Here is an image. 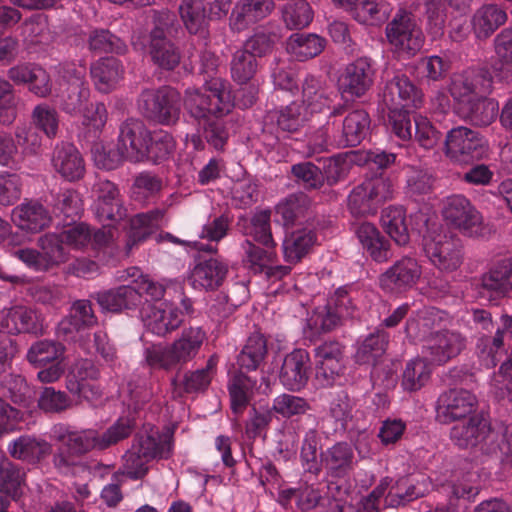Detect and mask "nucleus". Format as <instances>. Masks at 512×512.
<instances>
[{"instance_id":"35","label":"nucleus","mask_w":512,"mask_h":512,"mask_svg":"<svg viewBox=\"0 0 512 512\" xmlns=\"http://www.w3.org/2000/svg\"><path fill=\"white\" fill-rule=\"evenodd\" d=\"M507 20L506 12L497 4H485L472 17V28L478 39H487Z\"/></svg>"},{"instance_id":"57","label":"nucleus","mask_w":512,"mask_h":512,"mask_svg":"<svg viewBox=\"0 0 512 512\" xmlns=\"http://www.w3.org/2000/svg\"><path fill=\"white\" fill-rule=\"evenodd\" d=\"M82 78L81 71H76L75 80L68 84L66 95H62L61 107L66 113H80L86 105L89 89Z\"/></svg>"},{"instance_id":"47","label":"nucleus","mask_w":512,"mask_h":512,"mask_svg":"<svg viewBox=\"0 0 512 512\" xmlns=\"http://www.w3.org/2000/svg\"><path fill=\"white\" fill-rule=\"evenodd\" d=\"M70 455L81 456L92 449L100 450L99 433L88 429L82 431H65L59 436Z\"/></svg>"},{"instance_id":"21","label":"nucleus","mask_w":512,"mask_h":512,"mask_svg":"<svg viewBox=\"0 0 512 512\" xmlns=\"http://www.w3.org/2000/svg\"><path fill=\"white\" fill-rule=\"evenodd\" d=\"M321 470L332 478H344L350 474L356 463L352 446L337 442L319 454Z\"/></svg>"},{"instance_id":"17","label":"nucleus","mask_w":512,"mask_h":512,"mask_svg":"<svg viewBox=\"0 0 512 512\" xmlns=\"http://www.w3.org/2000/svg\"><path fill=\"white\" fill-rule=\"evenodd\" d=\"M382 101L388 110L410 109L420 105L422 94L409 78L395 76L385 84Z\"/></svg>"},{"instance_id":"40","label":"nucleus","mask_w":512,"mask_h":512,"mask_svg":"<svg viewBox=\"0 0 512 512\" xmlns=\"http://www.w3.org/2000/svg\"><path fill=\"white\" fill-rule=\"evenodd\" d=\"M91 76L97 89L108 92L123 77L124 69L114 57L101 58L91 66Z\"/></svg>"},{"instance_id":"8","label":"nucleus","mask_w":512,"mask_h":512,"mask_svg":"<svg viewBox=\"0 0 512 512\" xmlns=\"http://www.w3.org/2000/svg\"><path fill=\"white\" fill-rule=\"evenodd\" d=\"M444 145L446 156L460 164L478 161L487 153V143L481 134L465 126L450 129Z\"/></svg>"},{"instance_id":"2","label":"nucleus","mask_w":512,"mask_h":512,"mask_svg":"<svg viewBox=\"0 0 512 512\" xmlns=\"http://www.w3.org/2000/svg\"><path fill=\"white\" fill-rule=\"evenodd\" d=\"M184 104L196 123L224 117L234 108L231 93L221 78L205 79L201 88H188L185 91Z\"/></svg>"},{"instance_id":"62","label":"nucleus","mask_w":512,"mask_h":512,"mask_svg":"<svg viewBox=\"0 0 512 512\" xmlns=\"http://www.w3.org/2000/svg\"><path fill=\"white\" fill-rule=\"evenodd\" d=\"M320 441L321 438L316 429L308 430L304 435L300 452L305 470L314 475H319L321 472L320 459H318Z\"/></svg>"},{"instance_id":"32","label":"nucleus","mask_w":512,"mask_h":512,"mask_svg":"<svg viewBox=\"0 0 512 512\" xmlns=\"http://www.w3.org/2000/svg\"><path fill=\"white\" fill-rule=\"evenodd\" d=\"M371 130V119L364 109L349 112L342 123V133L338 146L355 147L365 140Z\"/></svg>"},{"instance_id":"13","label":"nucleus","mask_w":512,"mask_h":512,"mask_svg":"<svg viewBox=\"0 0 512 512\" xmlns=\"http://www.w3.org/2000/svg\"><path fill=\"white\" fill-rule=\"evenodd\" d=\"M443 217L447 223L471 236L482 223L480 213L463 195H452L445 199Z\"/></svg>"},{"instance_id":"30","label":"nucleus","mask_w":512,"mask_h":512,"mask_svg":"<svg viewBox=\"0 0 512 512\" xmlns=\"http://www.w3.org/2000/svg\"><path fill=\"white\" fill-rule=\"evenodd\" d=\"M9 455L30 465H37L51 453V445L44 439L22 435L8 444Z\"/></svg>"},{"instance_id":"33","label":"nucleus","mask_w":512,"mask_h":512,"mask_svg":"<svg viewBox=\"0 0 512 512\" xmlns=\"http://www.w3.org/2000/svg\"><path fill=\"white\" fill-rule=\"evenodd\" d=\"M216 362L211 357L204 368L195 371H187L182 376L179 373L171 379L173 393L178 397L188 393H198L205 391L212 379Z\"/></svg>"},{"instance_id":"55","label":"nucleus","mask_w":512,"mask_h":512,"mask_svg":"<svg viewBox=\"0 0 512 512\" xmlns=\"http://www.w3.org/2000/svg\"><path fill=\"white\" fill-rule=\"evenodd\" d=\"M230 70L234 81L247 84L258 70L257 58L241 47L232 54Z\"/></svg>"},{"instance_id":"4","label":"nucleus","mask_w":512,"mask_h":512,"mask_svg":"<svg viewBox=\"0 0 512 512\" xmlns=\"http://www.w3.org/2000/svg\"><path fill=\"white\" fill-rule=\"evenodd\" d=\"M138 109L149 120L173 126L180 119V93L170 86L144 89L138 97Z\"/></svg>"},{"instance_id":"19","label":"nucleus","mask_w":512,"mask_h":512,"mask_svg":"<svg viewBox=\"0 0 512 512\" xmlns=\"http://www.w3.org/2000/svg\"><path fill=\"white\" fill-rule=\"evenodd\" d=\"M490 433L489 420L482 414H473L451 428L450 438L460 448H472L486 441Z\"/></svg>"},{"instance_id":"48","label":"nucleus","mask_w":512,"mask_h":512,"mask_svg":"<svg viewBox=\"0 0 512 512\" xmlns=\"http://www.w3.org/2000/svg\"><path fill=\"white\" fill-rule=\"evenodd\" d=\"M351 11L353 17L358 22L377 25L385 22L389 18L391 7L382 0H357Z\"/></svg>"},{"instance_id":"64","label":"nucleus","mask_w":512,"mask_h":512,"mask_svg":"<svg viewBox=\"0 0 512 512\" xmlns=\"http://www.w3.org/2000/svg\"><path fill=\"white\" fill-rule=\"evenodd\" d=\"M136 426L135 419L129 416L120 417L104 433L99 434L100 450H105L128 438Z\"/></svg>"},{"instance_id":"51","label":"nucleus","mask_w":512,"mask_h":512,"mask_svg":"<svg viewBox=\"0 0 512 512\" xmlns=\"http://www.w3.org/2000/svg\"><path fill=\"white\" fill-rule=\"evenodd\" d=\"M267 354V342L262 334L254 333L244 345L237 357L241 369L256 370Z\"/></svg>"},{"instance_id":"54","label":"nucleus","mask_w":512,"mask_h":512,"mask_svg":"<svg viewBox=\"0 0 512 512\" xmlns=\"http://www.w3.org/2000/svg\"><path fill=\"white\" fill-rule=\"evenodd\" d=\"M311 207V199L304 192L288 195L276 207L277 213L282 216L285 225L293 224L304 217Z\"/></svg>"},{"instance_id":"14","label":"nucleus","mask_w":512,"mask_h":512,"mask_svg":"<svg viewBox=\"0 0 512 512\" xmlns=\"http://www.w3.org/2000/svg\"><path fill=\"white\" fill-rule=\"evenodd\" d=\"M466 338L457 331L432 332L425 340L423 353L431 362L444 364L456 357L465 348Z\"/></svg>"},{"instance_id":"26","label":"nucleus","mask_w":512,"mask_h":512,"mask_svg":"<svg viewBox=\"0 0 512 512\" xmlns=\"http://www.w3.org/2000/svg\"><path fill=\"white\" fill-rule=\"evenodd\" d=\"M512 339V315L502 314L494 336H483L477 343L480 357L486 366L495 367L501 360L504 350V337Z\"/></svg>"},{"instance_id":"12","label":"nucleus","mask_w":512,"mask_h":512,"mask_svg":"<svg viewBox=\"0 0 512 512\" xmlns=\"http://www.w3.org/2000/svg\"><path fill=\"white\" fill-rule=\"evenodd\" d=\"M477 399L465 389H450L443 392L437 401L436 419L441 424H449L467 418L475 410Z\"/></svg>"},{"instance_id":"36","label":"nucleus","mask_w":512,"mask_h":512,"mask_svg":"<svg viewBox=\"0 0 512 512\" xmlns=\"http://www.w3.org/2000/svg\"><path fill=\"white\" fill-rule=\"evenodd\" d=\"M97 323L91 301L81 299L72 304L70 314L60 322L59 330L67 335L89 329Z\"/></svg>"},{"instance_id":"16","label":"nucleus","mask_w":512,"mask_h":512,"mask_svg":"<svg viewBox=\"0 0 512 512\" xmlns=\"http://www.w3.org/2000/svg\"><path fill=\"white\" fill-rule=\"evenodd\" d=\"M150 131L143 121L135 118L125 120L119 127L117 145L126 156V160L137 163L144 161V151L149 143Z\"/></svg>"},{"instance_id":"31","label":"nucleus","mask_w":512,"mask_h":512,"mask_svg":"<svg viewBox=\"0 0 512 512\" xmlns=\"http://www.w3.org/2000/svg\"><path fill=\"white\" fill-rule=\"evenodd\" d=\"M104 312L120 313L135 309L140 304V295L134 286L122 285L100 291L92 296Z\"/></svg>"},{"instance_id":"1","label":"nucleus","mask_w":512,"mask_h":512,"mask_svg":"<svg viewBox=\"0 0 512 512\" xmlns=\"http://www.w3.org/2000/svg\"><path fill=\"white\" fill-rule=\"evenodd\" d=\"M152 23L153 27L144 37L143 46H147L155 65L164 70H173L181 60L180 50L173 42L179 29L176 15L168 10L155 11Z\"/></svg>"},{"instance_id":"5","label":"nucleus","mask_w":512,"mask_h":512,"mask_svg":"<svg viewBox=\"0 0 512 512\" xmlns=\"http://www.w3.org/2000/svg\"><path fill=\"white\" fill-rule=\"evenodd\" d=\"M385 35L388 43L398 55L411 58L421 51L424 34L418 26L415 16L406 9H399L386 25Z\"/></svg>"},{"instance_id":"18","label":"nucleus","mask_w":512,"mask_h":512,"mask_svg":"<svg viewBox=\"0 0 512 512\" xmlns=\"http://www.w3.org/2000/svg\"><path fill=\"white\" fill-rule=\"evenodd\" d=\"M43 323L33 309L26 306H14L0 313V331L7 334L43 333Z\"/></svg>"},{"instance_id":"53","label":"nucleus","mask_w":512,"mask_h":512,"mask_svg":"<svg viewBox=\"0 0 512 512\" xmlns=\"http://www.w3.org/2000/svg\"><path fill=\"white\" fill-rule=\"evenodd\" d=\"M64 243L62 236L55 233H47L38 239L42 262L45 264L46 270L67 261L68 252Z\"/></svg>"},{"instance_id":"3","label":"nucleus","mask_w":512,"mask_h":512,"mask_svg":"<svg viewBox=\"0 0 512 512\" xmlns=\"http://www.w3.org/2000/svg\"><path fill=\"white\" fill-rule=\"evenodd\" d=\"M205 338L206 334L200 327L186 328L173 343L146 348L145 363L151 369L165 371L181 369L183 365L196 357Z\"/></svg>"},{"instance_id":"42","label":"nucleus","mask_w":512,"mask_h":512,"mask_svg":"<svg viewBox=\"0 0 512 512\" xmlns=\"http://www.w3.org/2000/svg\"><path fill=\"white\" fill-rule=\"evenodd\" d=\"M326 46V39L313 33H294L287 41V50L299 61L318 56Z\"/></svg>"},{"instance_id":"7","label":"nucleus","mask_w":512,"mask_h":512,"mask_svg":"<svg viewBox=\"0 0 512 512\" xmlns=\"http://www.w3.org/2000/svg\"><path fill=\"white\" fill-rule=\"evenodd\" d=\"M422 246L425 255L439 272L452 273L463 262V245L454 236L428 230L423 235Z\"/></svg>"},{"instance_id":"15","label":"nucleus","mask_w":512,"mask_h":512,"mask_svg":"<svg viewBox=\"0 0 512 512\" xmlns=\"http://www.w3.org/2000/svg\"><path fill=\"white\" fill-rule=\"evenodd\" d=\"M95 214L101 222H119L126 217L119 190L109 180H100L93 186Z\"/></svg>"},{"instance_id":"60","label":"nucleus","mask_w":512,"mask_h":512,"mask_svg":"<svg viewBox=\"0 0 512 512\" xmlns=\"http://www.w3.org/2000/svg\"><path fill=\"white\" fill-rule=\"evenodd\" d=\"M249 298V289L244 281L234 282L227 290L226 294L223 295V300L226 301V306L223 310H220L219 301L217 304H213L210 307V313L219 318H226L233 313V311L244 304Z\"/></svg>"},{"instance_id":"43","label":"nucleus","mask_w":512,"mask_h":512,"mask_svg":"<svg viewBox=\"0 0 512 512\" xmlns=\"http://www.w3.org/2000/svg\"><path fill=\"white\" fill-rule=\"evenodd\" d=\"M3 396L15 405L28 408L33 403L36 392L26 379L18 374H7L1 381Z\"/></svg>"},{"instance_id":"50","label":"nucleus","mask_w":512,"mask_h":512,"mask_svg":"<svg viewBox=\"0 0 512 512\" xmlns=\"http://www.w3.org/2000/svg\"><path fill=\"white\" fill-rule=\"evenodd\" d=\"M64 351V345L58 341L39 340L30 346L27 352V360L35 367H44L50 362L61 360Z\"/></svg>"},{"instance_id":"44","label":"nucleus","mask_w":512,"mask_h":512,"mask_svg":"<svg viewBox=\"0 0 512 512\" xmlns=\"http://www.w3.org/2000/svg\"><path fill=\"white\" fill-rule=\"evenodd\" d=\"M256 381L243 372H237L229 381L228 390L231 399V409L234 414L240 415L250 404Z\"/></svg>"},{"instance_id":"46","label":"nucleus","mask_w":512,"mask_h":512,"mask_svg":"<svg viewBox=\"0 0 512 512\" xmlns=\"http://www.w3.org/2000/svg\"><path fill=\"white\" fill-rule=\"evenodd\" d=\"M24 484V470L6 457L0 458V492L17 500L22 495Z\"/></svg>"},{"instance_id":"11","label":"nucleus","mask_w":512,"mask_h":512,"mask_svg":"<svg viewBox=\"0 0 512 512\" xmlns=\"http://www.w3.org/2000/svg\"><path fill=\"white\" fill-rule=\"evenodd\" d=\"M375 72L370 59L361 57L349 63L338 79L343 96L351 99L363 97L373 86Z\"/></svg>"},{"instance_id":"29","label":"nucleus","mask_w":512,"mask_h":512,"mask_svg":"<svg viewBox=\"0 0 512 512\" xmlns=\"http://www.w3.org/2000/svg\"><path fill=\"white\" fill-rule=\"evenodd\" d=\"M228 273V265L218 258L200 259L191 271L190 279L195 288L213 291L219 288Z\"/></svg>"},{"instance_id":"37","label":"nucleus","mask_w":512,"mask_h":512,"mask_svg":"<svg viewBox=\"0 0 512 512\" xmlns=\"http://www.w3.org/2000/svg\"><path fill=\"white\" fill-rule=\"evenodd\" d=\"M182 21L190 34L207 38L209 17L204 0H184L179 7Z\"/></svg>"},{"instance_id":"59","label":"nucleus","mask_w":512,"mask_h":512,"mask_svg":"<svg viewBox=\"0 0 512 512\" xmlns=\"http://www.w3.org/2000/svg\"><path fill=\"white\" fill-rule=\"evenodd\" d=\"M88 47L89 50L95 53H116L123 55L127 51L125 42L106 29H96L90 32Z\"/></svg>"},{"instance_id":"23","label":"nucleus","mask_w":512,"mask_h":512,"mask_svg":"<svg viewBox=\"0 0 512 512\" xmlns=\"http://www.w3.org/2000/svg\"><path fill=\"white\" fill-rule=\"evenodd\" d=\"M51 163L54 170L65 180L74 182L85 174V162L78 149L71 143L62 142L53 150Z\"/></svg>"},{"instance_id":"38","label":"nucleus","mask_w":512,"mask_h":512,"mask_svg":"<svg viewBox=\"0 0 512 512\" xmlns=\"http://www.w3.org/2000/svg\"><path fill=\"white\" fill-rule=\"evenodd\" d=\"M164 216V210L154 209L146 213H139L130 218V231L127 245L129 248L138 242L146 240L160 227V221Z\"/></svg>"},{"instance_id":"39","label":"nucleus","mask_w":512,"mask_h":512,"mask_svg":"<svg viewBox=\"0 0 512 512\" xmlns=\"http://www.w3.org/2000/svg\"><path fill=\"white\" fill-rule=\"evenodd\" d=\"M354 406L353 399L346 391L341 390L334 395L329 404L327 421L331 422L335 433H343L347 430L354 417Z\"/></svg>"},{"instance_id":"52","label":"nucleus","mask_w":512,"mask_h":512,"mask_svg":"<svg viewBox=\"0 0 512 512\" xmlns=\"http://www.w3.org/2000/svg\"><path fill=\"white\" fill-rule=\"evenodd\" d=\"M389 336L384 331H376L367 336L357 349L355 359L362 365H375L386 351Z\"/></svg>"},{"instance_id":"22","label":"nucleus","mask_w":512,"mask_h":512,"mask_svg":"<svg viewBox=\"0 0 512 512\" xmlns=\"http://www.w3.org/2000/svg\"><path fill=\"white\" fill-rule=\"evenodd\" d=\"M482 289L495 299L505 298L512 294V258L495 261L482 274Z\"/></svg>"},{"instance_id":"27","label":"nucleus","mask_w":512,"mask_h":512,"mask_svg":"<svg viewBox=\"0 0 512 512\" xmlns=\"http://www.w3.org/2000/svg\"><path fill=\"white\" fill-rule=\"evenodd\" d=\"M355 234L364 250L377 263H385L393 258L390 241L369 222H362L356 225Z\"/></svg>"},{"instance_id":"49","label":"nucleus","mask_w":512,"mask_h":512,"mask_svg":"<svg viewBox=\"0 0 512 512\" xmlns=\"http://www.w3.org/2000/svg\"><path fill=\"white\" fill-rule=\"evenodd\" d=\"M465 106V118L479 127L489 126L499 114L498 103L486 96L477 97Z\"/></svg>"},{"instance_id":"10","label":"nucleus","mask_w":512,"mask_h":512,"mask_svg":"<svg viewBox=\"0 0 512 512\" xmlns=\"http://www.w3.org/2000/svg\"><path fill=\"white\" fill-rule=\"evenodd\" d=\"M422 275L416 258L403 256L378 277V285L386 294L399 295L413 288Z\"/></svg>"},{"instance_id":"45","label":"nucleus","mask_w":512,"mask_h":512,"mask_svg":"<svg viewBox=\"0 0 512 512\" xmlns=\"http://www.w3.org/2000/svg\"><path fill=\"white\" fill-rule=\"evenodd\" d=\"M316 242V234L310 229H299L286 236L283 242L284 258L289 263L299 262Z\"/></svg>"},{"instance_id":"20","label":"nucleus","mask_w":512,"mask_h":512,"mask_svg":"<svg viewBox=\"0 0 512 512\" xmlns=\"http://www.w3.org/2000/svg\"><path fill=\"white\" fill-rule=\"evenodd\" d=\"M310 358L304 349H295L283 360L279 379L291 391H300L306 386L310 374Z\"/></svg>"},{"instance_id":"25","label":"nucleus","mask_w":512,"mask_h":512,"mask_svg":"<svg viewBox=\"0 0 512 512\" xmlns=\"http://www.w3.org/2000/svg\"><path fill=\"white\" fill-rule=\"evenodd\" d=\"M430 488L431 480L429 477L400 478L385 495V505L387 507L405 506L411 501L424 497L429 493Z\"/></svg>"},{"instance_id":"6","label":"nucleus","mask_w":512,"mask_h":512,"mask_svg":"<svg viewBox=\"0 0 512 512\" xmlns=\"http://www.w3.org/2000/svg\"><path fill=\"white\" fill-rule=\"evenodd\" d=\"M394 188L390 178L382 174L365 179L348 196V209L354 216L376 213L378 207L391 200Z\"/></svg>"},{"instance_id":"61","label":"nucleus","mask_w":512,"mask_h":512,"mask_svg":"<svg viewBox=\"0 0 512 512\" xmlns=\"http://www.w3.org/2000/svg\"><path fill=\"white\" fill-rule=\"evenodd\" d=\"M175 148L173 137L163 131L150 133L149 143L146 144L144 160L160 163L172 154Z\"/></svg>"},{"instance_id":"9","label":"nucleus","mask_w":512,"mask_h":512,"mask_svg":"<svg viewBox=\"0 0 512 512\" xmlns=\"http://www.w3.org/2000/svg\"><path fill=\"white\" fill-rule=\"evenodd\" d=\"M493 76L486 67H472L454 74L449 84V93L459 105H465L477 97L492 92Z\"/></svg>"},{"instance_id":"28","label":"nucleus","mask_w":512,"mask_h":512,"mask_svg":"<svg viewBox=\"0 0 512 512\" xmlns=\"http://www.w3.org/2000/svg\"><path fill=\"white\" fill-rule=\"evenodd\" d=\"M12 221L21 230L38 233L50 225L52 217L42 203L30 200L13 209Z\"/></svg>"},{"instance_id":"58","label":"nucleus","mask_w":512,"mask_h":512,"mask_svg":"<svg viewBox=\"0 0 512 512\" xmlns=\"http://www.w3.org/2000/svg\"><path fill=\"white\" fill-rule=\"evenodd\" d=\"M405 220L404 211L396 207L387 209L381 217L382 226L395 243L400 246L408 244L410 239Z\"/></svg>"},{"instance_id":"56","label":"nucleus","mask_w":512,"mask_h":512,"mask_svg":"<svg viewBox=\"0 0 512 512\" xmlns=\"http://www.w3.org/2000/svg\"><path fill=\"white\" fill-rule=\"evenodd\" d=\"M303 103L311 112H321L331 102L330 93L321 80L314 76L307 77L302 85Z\"/></svg>"},{"instance_id":"41","label":"nucleus","mask_w":512,"mask_h":512,"mask_svg":"<svg viewBox=\"0 0 512 512\" xmlns=\"http://www.w3.org/2000/svg\"><path fill=\"white\" fill-rule=\"evenodd\" d=\"M132 447L137 450V453L150 460L168 457L171 449L170 442L163 438L157 430L153 429L149 432L141 431L137 433Z\"/></svg>"},{"instance_id":"24","label":"nucleus","mask_w":512,"mask_h":512,"mask_svg":"<svg viewBox=\"0 0 512 512\" xmlns=\"http://www.w3.org/2000/svg\"><path fill=\"white\" fill-rule=\"evenodd\" d=\"M142 319L150 332L158 336H166L181 326L183 314L178 308L167 304L148 305L142 312Z\"/></svg>"},{"instance_id":"34","label":"nucleus","mask_w":512,"mask_h":512,"mask_svg":"<svg viewBox=\"0 0 512 512\" xmlns=\"http://www.w3.org/2000/svg\"><path fill=\"white\" fill-rule=\"evenodd\" d=\"M274 7L272 0H242L232 11L231 25L233 29L241 31L267 17Z\"/></svg>"},{"instance_id":"63","label":"nucleus","mask_w":512,"mask_h":512,"mask_svg":"<svg viewBox=\"0 0 512 512\" xmlns=\"http://www.w3.org/2000/svg\"><path fill=\"white\" fill-rule=\"evenodd\" d=\"M430 373L426 360L421 358L413 359L406 364L402 377V386L407 391H417L428 382Z\"/></svg>"}]
</instances>
